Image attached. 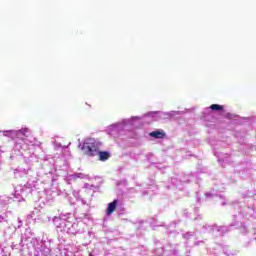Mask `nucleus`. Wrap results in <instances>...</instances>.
<instances>
[{
	"label": "nucleus",
	"instance_id": "1",
	"mask_svg": "<svg viewBox=\"0 0 256 256\" xmlns=\"http://www.w3.org/2000/svg\"><path fill=\"white\" fill-rule=\"evenodd\" d=\"M82 151L88 157H95L99 155V146L95 142H85L82 146Z\"/></svg>",
	"mask_w": 256,
	"mask_h": 256
},
{
	"label": "nucleus",
	"instance_id": "2",
	"mask_svg": "<svg viewBox=\"0 0 256 256\" xmlns=\"http://www.w3.org/2000/svg\"><path fill=\"white\" fill-rule=\"evenodd\" d=\"M119 203V200H113L108 204V208L106 210V215H113L115 213V209H117V204Z\"/></svg>",
	"mask_w": 256,
	"mask_h": 256
},
{
	"label": "nucleus",
	"instance_id": "3",
	"mask_svg": "<svg viewBox=\"0 0 256 256\" xmlns=\"http://www.w3.org/2000/svg\"><path fill=\"white\" fill-rule=\"evenodd\" d=\"M166 133L163 130H156L149 133L150 137H153V139H165Z\"/></svg>",
	"mask_w": 256,
	"mask_h": 256
},
{
	"label": "nucleus",
	"instance_id": "4",
	"mask_svg": "<svg viewBox=\"0 0 256 256\" xmlns=\"http://www.w3.org/2000/svg\"><path fill=\"white\" fill-rule=\"evenodd\" d=\"M99 156V161H107V159H109V157H111V154H109V152L107 151H100L98 150V154Z\"/></svg>",
	"mask_w": 256,
	"mask_h": 256
},
{
	"label": "nucleus",
	"instance_id": "5",
	"mask_svg": "<svg viewBox=\"0 0 256 256\" xmlns=\"http://www.w3.org/2000/svg\"><path fill=\"white\" fill-rule=\"evenodd\" d=\"M210 109L212 111H223V105L212 104V105H210Z\"/></svg>",
	"mask_w": 256,
	"mask_h": 256
},
{
	"label": "nucleus",
	"instance_id": "6",
	"mask_svg": "<svg viewBox=\"0 0 256 256\" xmlns=\"http://www.w3.org/2000/svg\"><path fill=\"white\" fill-rule=\"evenodd\" d=\"M20 133H22V135H24L25 137H27V133H29V128H23L20 130Z\"/></svg>",
	"mask_w": 256,
	"mask_h": 256
}]
</instances>
